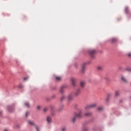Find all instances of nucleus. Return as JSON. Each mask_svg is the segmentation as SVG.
Segmentation results:
<instances>
[{
	"instance_id": "obj_11",
	"label": "nucleus",
	"mask_w": 131,
	"mask_h": 131,
	"mask_svg": "<svg viewBox=\"0 0 131 131\" xmlns=\"http://www.w3.org/2000/svg\"><path fill=\"white\" fill-rule=\"evenodd\" d=\"M29 123H30V124H32V125H33V124H34L33 122H32V121H29Z\"/></svg>"
},
{
	"instance_id": "obj_23",
	"label": "nucleus",
	"mask_w": 131,
	"mask_h": 131,
	"mask_svg": "<svg viewBox=\"0 0 131 131\" xmlns=\"http://www.w3.org/2000/svg\"><path fill=\"white\" fill-rule=\"evenodd\" d=\"M60 93H63V92H62V91H60Z\"/></svg>"
},
{
	"instance_id": "obj_4",
	"label": "nucleus",
	"mask_w": 131,
	"mask_h": 131,
	"mask_svg": "<svg viewBox=\"0 0 131 131\" xmlns=\"http://www.w3.org/2000/svg\"><path fill=\"white\" fill-rule=\"evenodd\" d=\"M84 84H85V82H84V81H81L80 82V85L81 86H82V88H83V86H84Z\"/></svg>"
},
{
	"instance_id": "obj_21",
	"label": "nucleus",
	"mask_w": 131,
	"mask_h": 131,
	"mask_svg": "<svg viewBox=\"0 0 131 131\" xmlns=\"http://www.w3.org/2000/svg\"><path fill=\"white\" fill-rule=\"evenodd\" d=\"M98 69H101V67H98Z\"/></svg>"
},
{
	"instance_id": "obj_8",
	"label": "nucleus",
	"mask_w": 131,
	"mask_h": 131,
	"mask_svg": "<svg viewBox=\"0 0 131 131\" xmlns=\"http://www.w3.org/2000/svg\"><path fill=\"white\" fill-rule=\"evenodd\" d=\"M121 79H122V80H123V81H124L125 82H126V80L125 79V78H124V77H122Z\"/></svg>"
},
{
	"instance_id": "obj_19",
	"label": "nucleus",
	"mask_w": 131,
	"mask_h": 131,
	"mask_svg": "<svg viewBox=\"0 0 131 131\" xmlns=\"http://www.w3.org/2000/svg\"><path fill=\"white\" fill-rule=\"evenodd\" d=\"M66 129V128H62V131H64Z\"/></svg>"
},
{
	"instance_id": "obj_22",
	"label": "nucleus",
	"mask_w": 131,
	"mask_h": 131,
	"mask_svg": "<svg viewBox=\"0 0 131 131\" xmlns=\"http://www.w3.org/2000/svg\"><path fill=\"white\" fill-rule=\"evenodd\" d=\"M4 131H8V129H5L4 130Z\"/></svg>"
},
{
	"instance_id": "obj_13",
	"label": "nucleus",
	"mask_w": 131,
	"mask_h": 131,
	"mask_svg": "<svg viewBox=\"0 0 131 131\" xmlns=\"http://www.w3.org/2000/svg\"><path fill=\"white\" fill-rule=\"evenodd\" d=\"M102 109H103L102 107H98V110L99 111L102 110Z\"/></svg>"
},
{
	"instance_id": "obj_14",
	"label": "nucleus",
	"mask_w": 131,
	"mask_h": 131,
	"mask_svg": "<svg viewBox=\"0 0 131 131\" xmlns=\"http://www.w3.org/2000/svg\"><path fill=\"white\" fill-rule=\"evenodd\" d=\"M37 109H38V110H39V109H40V106H38Z\"/></svg>"
},
{
	"instance_id": "obj_2",
	"label": "nucleus",
	"mask_w": 131,
	"mask_h": 131,
	"mask_svg": "<svg viewBox=\"0 0 131 131\" xmlns=\"http://www.w3.org/2000/svg\"><path fill=\"white\" fill-rule=\"evenodd\" d=\"M94 107H96V104L88 105L86 107V109H90L91 108H94Z\"/></svg>"
},
{
	"instance_id": "obj_17",
	"label": "nucleus",
	"mask_w": 131,
	"mask_h": 131,
	"mask_svg": "<svg viewBox=\"0 0 131 131\" xmlns=\"http://www.w3.org/2000/svg\"><path fill=\"white\" fill-rule=\"evenodd\" d=\"M47 110H48V108H45L44 109V112H46V111H47Z\"/></svg>"
},
{
	"instance_id": "obj_5",
	"label": "nucleus",
	"mask_w": 131,
	"mask_h": 131,
	"mask_svg": "<svg viewBox=\"0 0 131 131\" xmlns=\"http://www.w3.org/2000/svg\"><path fill=\"white\" fill-rule=\"evenodd\" d=\"M47 121L48 122H51V121H52V119L51 118V117H47Z\"/></svg>"
},
{
	"instance_id": "obj_24",
	"label": "nucleus",
	"mask_w": 131,
	"mask_h": 131,
	"mask_svg": "<svg viewBox=\"0 0 131 131\" xmlns=\"http://www.w3.org/2000/svg\"><path fill=\"white\" fill-rule=\"evenodd\" d=\"M8 111H10V110H8Z\"/></svg>"
},
{
	"instance_id": "obj_18",
	"label": "nucleus",
	"mask_w": 131,
	"mask_h": 131,
	"mask_svg": "<svg viewBox=\"0 0 131 131\" xmlns=\"http://www.w3.org/2000/svg\"><path fill=\"white\" fill-rule=\"evenodd\" d=\"M27 115H28V113H26V117H27Z\"/></svg>"
},
{
	"instance_id": "obj_9",
	"label": "nucleus",
	"mask_w": 131,
	"mask_h": 131,
	"mask_svg": "<svg viewBox=\"0 0 131 131\" xmlns=\"http://www.w3.org/2000/svg\"><path fill=\"white\" fill-rule=\"evenodd\" d=\"M25 105L26 107H29V103H25Z\"/></svg>"
},
{
	"instance_id": "obj_1",
	"label": "nucleus",
	"mask_w": 131,
	"mask_h": 131,
	"mask_svg": "<svg viewBox=\"0 0 131 131\" xmlns=\"http://www.w3.org/2000/svg\"><path fill=\"white\" fill-rule=\"evenodd\" d=\"M75 117L73 118V122H75V119H76V117H81V115L80 113H79V114H75Z\"/></svg>"
},
{
	"instance_id": "obj_6",
	"label": "nucleus",
	"mask_w": 131,
	"mask_h": 131,
	"mask_svg": "<svg viewBox=\"0 0 131 131\" xmlns=\"http://www.w3.org/2000/svg\"><path fill=\"white\" fill-rule=\"evenodd\" d=\"M72 82L73 85H75V79H72Z\"/></svg>"
},
{
	"instance_id": "obj_15",
	"label": "nucleus",
	"mask_w": 131,
	"mask_h": 131,
	"mask_svg": "<svg viewBox=\"0 0 131 131\" xmlns=\"http://www.w3.org/2000/svg\"><path fill=\"white\" fill-rule=\"evenodd\" d=\"M128 57H131V53L128 54Z\"/></svg>"
},
{
	"instance_id": "obj_12",
	"label": "nucleus",
	"mask_w": 131,
	"mask_h": 131,
	"mask_svg": "<svg viewBox=\"0 0 131 131\" xmlns=\"http://www.w3.org/2000/svg\"><path fill=\"white\" fill-rule=\"evenodd\" d=\"M90 115H91V114H90V113L85 114V116H90Z\"/></svg>"
},
{
	"instance_id": "obj_20",
	"label": "nucleus",
	"mask_w": 131,
	"mask_h": 131,
	"mask_svg": "<svg viewBox=\"0 0 131 131\" xmlns=\"http://www.w3.org/2000/svg\"><path fill=\"white\" fill-rule=\"evenodd\" d=\"M36 129H37V131H38V127H36Z\"/></svg>"
},
{
	"instance_id": "obj_7",
	"label": "nucleus",
	"mask_w": 131,
	"mask_h": 131,
	"mask_svg": "<svg viewBox=\"0 0 131 131\" xmlns=\"http://www.w3.org/2000/svg\"><path fill=\"white\" fill-rule=\"evenodd\" d=\"M56 80H61L62 79V78L61 77H56Z\"/></svg>"
},
{
	"instance_id": "obj_3",
	"label": "nucleus",
	"mask_w": 131,
	"mask_h": 131,
	"mask_svg": "<svg viewBox=\"0 0 131 131\" xmlns=\"http://www.w3.org/2000/svg\"><path fill=\"white\" fill-rule=\"evenodd\" d=\"M95 53H96V50H91V51L90 52V55H93V54H95Z\"/></svg>"
},
{
	"instance_id": "obj_10",
	"label": "nucleus",
	"mask_w": 131,
	"mask_h": 131,
	"mask_svg": "<svg viewBox=\"0 0 131 131\" xmlns=\"http://www.w3.org/2000/svg\"><path fill=\"white\" fill-rule=\"evenodd\" d=\"M118 95H119V92H116L115 96H118Z\"/></svg>"
},
{
	"instance_id": "obj_16",
	"label": "nucleus",
	"mask_w": 131,
	"mask_h": 131,
	"mask_svg": "<svg viewBox=\"0 0 131 131\" xmlns=\"http://www.w3.org/2000/svg\"><path fill=\"white\" fill-rule=\"evenodd\" d=\"M27 78H28V77L24 78V80H26V79H27Z\"/></svg>"
}]
</instances>
